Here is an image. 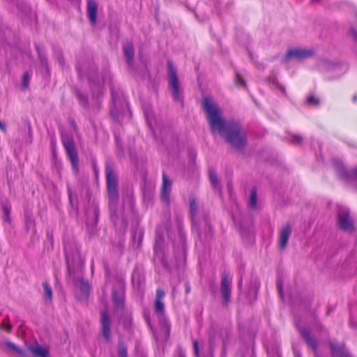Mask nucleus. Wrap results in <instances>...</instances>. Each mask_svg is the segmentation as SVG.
<instances>
[{
    "instance_id": "6ab92c4d",
    "label": "nucleus",
    "mask_w": 357,
    "mask_h": 357,
    "mask_svg": "<svg viewBox=\"0 0 357 357\" xmlns=\"http://www.w3.org/2000/svg\"><path fill=\"white\" fill-rule=\"evenodd\" d=\"M1 206L3 211V220L4 222H7L8 223H10L11 218H10V211H11V204L10 202L7 199L1 200Z\"/></svg>"
},
{
    "instance_id": "0eeeda50",
    "label": "nucleus",
    "mask_w": 357,
    "mask_h": 357,
    "mask_svg": "<svg viewBox=\"0 0 357 357\" xmlns=\"http://www.w3.org/2000/svg\"><path fill=\"white\" fill-rule=\"evenodd\" d=\"M314 52L311 50L295 48L289 50L285 54L287 60L295 59L298 60H303L310 58L313 56Z\"/></svg>"
},
{
    "instance_id": "f704fd0d",
    "label": "nucleus",
    "mask_w": 357,
    "mask_h": 357,
    "mask_svg": "<svg viewBox=\"0 0 357 357\" xmlns=\"http://www.w3.org/2000/svg\"><path fill=\"white\" fill-rule=\"evenodd\" d=\"M306 102L307 104L309 105H318L319 104V100L317 98H315L314 96H309L307 100H306Z\"/></svg>"
},
{
    "instance_id": "c9c22d12",
    "label": "nucleus",
    "mask_w": 357,
    "mask_h": 357,
    "mask_svg": "<svg viewBox=\"0 0 357 357\" xmlns=\"http://www.w3.org/2000/svg\"><path fill=\"white\" fill-rule=\"evenodd\" d=\"M235 82L236 84L241 86H245V83L243 77L241 76L240 74L236 73V78H235Z\"/></svg>"
},
{
    "instance_id": "a211bd4d",
    "label": "nucleus",
    "mask_w": 357,
    "mask_h": 357,
    "mask_svg": "<svg viewBox=\"0 0 357 357\" xmlns=\"http://www.w3.org/2000/svg\"><path fill=\"white\" fill-rule=\"evenodd\" d=\"M92 88L93 91V99L94 102L95 107L98 109L100 105V98L102 96L103 88L100 84L96 85L93 84V86H91V89Z\"/></svg>"
},
{
    "instance_id": "ddd939ff",
    "label": "nucleus",
    "mask_w": 357,
    "mask_h": 357,
    "mask_svg": "<svg viewBox=\"0 0 357 357\" xmlns=\"http://www.w3.org/2000/svg\"><path fill=\"white\" fill-rule=\"evenodd\" d=\"M102 333L107 340L110 339V319L106 312H101Z\"/></svg>"
},
{
    "instance_id": "09e8293b",
    "label": "nucleus",
    "mask_w": 357,
    "mask_h": 357,
    "mask_svg": "<svg viewBox=\"0 0 357 357\" xmlns=\"http://www.w3.org/2000/svg\"><path fill=\"white\" fill-rule=\"evenodd\" d=\"M190 285H189L188 283H186V284H185V293H186V294H189V293H190Z\"/></svg>"
},
{
    "instance_id": "5701e85b",
    "label": "nucleus",
    "mask_w": 357,
    "mask_h": 357,
    "mask_svg": "<svg viewBox=\"0 0 357 357\" xmlns=\"http://www.w3.org/2000/svg\"><path fill=\"white\" fill-rule=\"evenodd\" d=\"M65 256H66L67 271L70 273L71 269H73V268H74V266L75 264V260L77 259V261H78L79 260V257H77V259H76V257H75L73 256V255L70 254L67 251H66Z\"/></svg>"
},
{
    "instance_id": "7ed1b4c3",
    "label": "nucleus",
    "mask_w": 357,
    "mask_h": 357,
    "mask_svg": "<svg viewBox=\"0 0 357 357\" xmlns=\"http://www.w3.org/2000/svg\"><path fill=\"white\" fill-rule=\"evenodd\" d=\"M167 68L169 88L171 90L173 98L176 101H181V91L178 85V79L176 69L170 61H169L167 63Z\"/></svg>"
},
{
    "instance_id": "3c124183",
    "label": "nucleus",
    "mask_w": 357,
    "mask_h": 357,
    "mask_svg": "<svg viewBox=\"0 0 357 357\" xmlns=\"http://www.w3.org/2000/svg\"><path fill=\"white\" fill-rule=\"evenodd\" d=\"M0 129L2 130H6V126L5 125H3V123H1V122L0 121Z\"/></svg>"
},
{
    "instance_id": "c756f323",
    "label": "nucleus",
    "mask_w": 357,
    "mask_h": 357,
    "mask_svg": "<svg viewBox=\"0 0 357 357\" xmlns=\"http://www.w3.org/2000/svg\"><path fill=\"white\" fill-rule=\"evenodd\" d=\"M145 117L146 120V123L149 125V126L152 128L154 123V116L151 110H146L145 111Z\"/></svg>"
},
{
    "instance_id": "6e6552de",
    "label": "nucleus",
    "mask_w": 357,
    "mask_h": 357,
    "mask_svg": "<svg viewBox=\"0 0 357 357\" xmlns=\"http://www.w3.org/2000/svg\"><path fill=\"white\" fill-rule=\"evenodd\" d=\"M231 280L226 273L222 275L220 291L224 304L227 305L230 301Z\"/></svg>"
},
{
    "instance_id": "a19ab883",
    "label": "nucleus",
    "mask_w": 357,
    "mask_h": 357,
    "mask_svg": "<svg viewBox=\"0 0 357 357\" xmlns=\"http://www.w3.org/2000/svg\"><path fill=\"white\" fill-rule=\"evenodd\" d=\"M47 238L50 241L51 245L53 246V234L50 231H47Z\"/></svg>"
},
{
    "instance_id": "a878e982",
    "label": "nucleus",
    "mask_w": 357,
    "mask_h": 357,
    "mask_svg": "<svg viewBox=\"0 0 357 357\" xmlns=\"http://www.w3.org/2000/svg\"><path fill=\"white\" fill-rule=\"evenodd\" d=\"M257 190L255 189H252L248 199V207L252 209L255 208L257 206Z\"/></svg>"
},
{
    "instance_id": "bf43d9fd",
    "label": "nucleus",
    "mask_w": 357,
    "mask_h": 357,
    "mask_svg": "<svg viewBox=\"0 0 357 357\" xmlns=\"http://www.w3.org/2000/svg\"><path fill=\"white\" fill-rule=\"evenodd\" d=\"M174 291H175V289L174 288L173 289V291H172V294H174Z\"/></svg>"
},
{
    "instance_id": "4d7b16f0",
    "label": "nucleus",
    "mask_w": 357,
    "mask_h": 357,
    "mask_svg": "<svg viewBox=\"0 0 357 357\" xmlns=\"http://www.w3.org/2000/svg\"><path fill=\"white\" fill-rule=\"evenodd\" d=\"M88 194H89V189L86 188V195H88Z\"/></svg>"
},
{
    "instance_id": "2eb2a0df",
    "label": "nucleus",
    "mask_w": 357,
    "mask_h": 357,
    "mask_svg": "<svg viewBox=\"0 0 357 357\" xmlns=\"http://www.w3.org/2000/svg\"><path fill=\"white\" fill-rule=\"evenodd\" d=\"M35 47L38 53V58L42 67L45 69L46 74L50 76V69L48 65V60L45 52L38 44H35Z\"/></svg>"
},
{
    "instance_id": "e433bc0d",
    "label": "nucleus",
    "mask_w": 357,
    "mask_h": 357,
    "mask_svg": "<svg viewBox=\"0 0 357 357\" xmlns=\"http://www.w3.org/2000/svg\"><path fill=\"white\" fill-rule=\"evenodd\" d=\"M111 115L113 116L114 119L119 120V113L115 103H114V105L111 109Z\"/></svg>"
},
{
    "instance_id": "1a4fd4ad",
    "label": "nucleus",
    "mask_w": 357,
    "mask_h": 357,
    "mask_svg": "<svg viewBox=\"0 0 357 357\" xmlns=\"http://www.w3.org/2000/svg\"><path fill=\"white\" fill-rule=\"evenodd\" d=\"M291 231V227L289 223L283 225L280 229L278 236V247L280 250H283L287 247Z\"/></svg>"
},
{
    "instance_id": "b1692460",
    "label": "nucleus",
    "mask_w": 357,
    "mask_h": 357,
    "mask_svg": "<svg viewBox=\"0 0 357 357\" xmlns=\"http://www.w3.org/2000/svg\"><path fill=\"white\" fill-rule=\"evenodd\" d=\"M209 178L211 183V185L214 189H217L220 190V185L219 183V180L218 178L217 174L214 169H210L208 171Z\"/></svg>"
},
{
    "instance_id": "aec40b11",
    "label": "nucleus",
    "mask_w": 357,
    "mask_h": 357,
    "mask_svg": "<svg viewBox=\"0 0 357 357\" xmlns=\"http://www.w3.org/2000/svg\"><path fill=\"white\" fill-rule=\"evenodd\" d=\"M98 4L96 1H91V26L95 27L100 20L97 18Z\"/></svg>"
},
{
    "instance_id": "412c9836",
    "label": "nucleus",
    "mask_w": 357,
    "mask_h": 357,
    "mask_svg": "<svg viewBox=\"0 0 357 357\" xmlns=\"http://www.w3.org/2000/svg\"><path fill=\"white\" fill-rule=\"evenodd\" d=\"M338 172L340 175L343 178L357 180V167L348 172L343 166H340L338 167Z\"/></svg>"
},
{
    "instance_id": "7c9ffc66",
    "label": "nucleus",
    "mask_w": 357,
    "mask_h": 357,
    "mask_svg": "<svg viewBox=\"0 0 357 357\" xmlns=\"http://www.w3.org/2000/svg\"><path fill=\"white\" fill-rule=\"evenodd\" d=\"M25 126H26L27 130H28V136L26 139V142L31 143L32 140H33V131H32V128H31L30 122L29 121H26Z\"/></svg>"
},
{
    "instance_id": "9d476101",
    "label": "nucleus",
    "mask_w": 357,
    "mask_h": 357,
    "mask_svg": "<svg viewBox=\"0 0 357 357\" xmlns=\"http://www.w3.org/2000/svg\"><path fill=\"white\" fill-rule=\"evenodd\" d=\"M172 189V181L167 176L163 173L162 185L161 188V199L167 204H169V195Z\"/></svg>"
},
{
    "instance_id": "79ce46f5",
    "label": "nucleus",
    "mask_w": 357,
    "mask_h": 357,
    "mask_svg": "<svg viewBox=\"0 0 357 357\" xmlns=\"http://www.w3.org/2000/svg\"><path fill=\"white\" fill-rule=\"evenodd\" d=\"M3 327L8 331H11L12 325L8 321V318L5 320Z\"/></svg>"
},
{
    "instance_id": "bb28decb",
    "label": "nucleus",
    "mask_w": 357,
    "mask_h": 357,
    "mask_svg": "<svg viewBox=\"0 0 357 357\" xmlns=\"http://www.w3.org/2000/svg\"><path fill=\"white\" fill-rule=\"evenodd\" d=\"M75 94H76L77 98L79 100V104L83 107H85V108L87 107V106H88V98H87V96L83 95L82 93L80 91H79V90H76Z\"/></svg>"
},
{
    "instance_id": "4c0bfd02",
    "label": "nucleus",
    "mask_w": 357,
    "mask_h": 357,
    "mask_svg": "<svg viewBox=\"0 0 357 357\" xmlns=\"http://www.w3.org/2000/svg\"><path fill=\"white\" fill-rule=\"evenodd\" d=\"M291 140L294 144H299L301 143L303 137L298 135H294Z\"/></svg>"
},
{
    "instance_id": "58836bf2",
    "label": "nucleus",
    "mask_w": 357,
    "mask_h": 357,
    "mask_svg": "<svg viewBox=\"0 0 357 357\" xmlns=\"http://www.w3.org/2000/svg\"><path fill=\"white\" fill-rule=\"evenodd\" d=\"M165 296V292L162 289H158L156 290V298H155V301H162V299L164 298Z\"/></svg>"
},
{
    "instance_id": "603ef678",
    "label": "nucleus",
    "mask_w": 357,
    "mask_h": 357,
    "mask_svg": "<svg viewBox=\"0 0 357 357\" xmlns=\"http://www.w3.org/2000/svg\"><path fill=\"white\" fill-rule=\"evenodd\" d=\"M204 223H205L206 226H207L208 227V229L210 230L211 226L208 225V222L206 220H204Z\"/></svg>"
},
{
    "instance_id": "f3484780",
    "label": "nucleus",
    "mask_w": 357,
    "mask_h": 357,
    "mask_svg": "<svg viewBox=\"0 0 357 357\" xmlns=\"http://www.w3.org/2000/svg\"><path fill=\"white\" fill-rule=\"evenodd\" d=\"M123 52L128 64L132 66L134 59V47L132 43L129 42L125 43L123 47Z\"/></svg>"
},
{
    "instance_id": "cd10ccee",
    "label": "nucleus",
    "mask_w": 357,
    "mask_h": 357,
    "mask_svg": "<svg viewBox=\"0 0 357 357\" xmlns=\"http://www.w3.org/2000/svg\"><path fill=\"white\" fill-rule=\"evenodd\" d=\"M5 345L6 346V347L10 350H13V351H15V353L21 355V356H23L24 355V350L20 347H18L16 344H15L13 342H5Z\"/></svg>"
},
{
    "instance_id": "393cba45",
    "label": "nucleus",
    "mask_w": 357,
    "mask_h": 357,
    "mask_svg": "<svg viewBox=\"0 0 357 357\" xmlns=\"http://www.w3.org/2000/svg\"><path fill=\"white\" fill-rule=\"evenodd\" d=\"M112 300L116 308L121 309L124 305V298L122 295H118L116 291L112 292Z\"/></svg>"
},
{
    "instance_id": "2f4dec72",
    "label": "nucleus",
    "mask_w": 357,
    "mask_h": 357,
    "mask_svg": "<svg viewBox=\"0 0 357 357\" xmlns=\"http://www.w3.org/2000/svg\"><path fill=\"white\" fill-rule=\"evenodd\" d=\"M165 305L160 301H155L154 309L156 313L162 314L164 312Z\"/></svg>"
},
{
    "instance_id": "a18cd8bd",
    "label": "nucleus",
    "mask_w": 357,
    "mask_h": 357,
    "mask_svg": "<svg viewBox=\"0 0 357 357\" xmlns=\"http://www.w3.org/2000/svg\"><path fill=\"white\" fill-rule=\"evenodd\" d=\"M277 287H278V291L280 294L281 296H282V284L280 282V281H278L277 282Z\"/></svg>"
},
{
    "instance_id": "c85d7f7f",
    "label": "nucleus",
    "mask_w": 357,
    "mask_h": 357,
    "mask_svg": "<svg viewBox=\"0 0 357 357\" xmlns=\"http://www.w3.org/2000/svg\"><path fill=\"white\" fill-rule=\"evenodd\" d=\"M118 355L119 357H128L127 347L121 340L119 342Z\"/></svg>"
},
{
    "instance_id": "c03bdc74",
    "label": "nucleus",
    "mask_w": 357,
    "mask_h": 357,
    "mask_svg": "<svg viewBox=\"0 0 357 357\" xmlns=\"http://www.w3.org/2000/svg\"><path fill=\"white\" fill-rule=\"evenodd\" d=\"M69 121H70V125L73 128L74 130L76 131V130H77V125H76V123H75V120L73 119H70L69 120Z\"/></svg>"
},
{
    "instance_id": "f257e3e1",
    "label": "nucleus",
    "mask_w": 357,
    "mask_h": 357,
    "mask_svg": "<svg viewBox=\"0 0 357 357\" xmlns=\"http://www.w3.org/2000/svg\"><path fill=\"white\" fill-rule=\"evenodd\" d=\"M201 105L211 132L223 137L235 149L243 150L247 145V136L241 123L234 121H226L218 104L211 96H204Z\"/></svg>"
},
{
    "instance_id": "4468645a",
    "label": "nucleus",
    "mask_w": 357,
    "mask_h": 357,
    "mask_svg": "<svg viewBox=\"0 0 357 357\" xmlns=\"http://www.w3.org/2000/svg\"><path fill=\"white\" fill-rule=\"evenodd\" d=\"M27 348L34 357H50L49 350L38 343L30 344Z\"/></svg>"
},
{
    "instance_id": "473e14b6",
    "label": "nucleus",
    "mask_w": 357,
    "mask_h": 357,
    "mask_svg": "<svg viewBox=\"0 0 357 357\" xmlns=\"http://www.w3.org/2000/svg\"><path fill=\"white\" fill-rule=\"evenodd\" d=\"M30 77L28 72H26L22 75V88L26 89L28 87L29 84Z\"/></svg>"
},
{
    "instance_id": "6e6d98bb",
    "label": "nucleus",
    "mask_w": 357,
    "mask_h": 357,
    "mask_svg": "<svg viewBox=\"0 0 357 357\" xmlns=\"http://www.w3.org/2000/svg\"><path fill=\"white\" fill-rule=\"evenodd\" d=\"M279 87L281 91H284V87H282V86H280Z\"/></svg>"
},
{
    "instance_id": "4be33fe9",
    "label": "nucleus",
    "mask_w": 357,
    "mask_h": 357,
    "mask_svg": "<svg viewBox=\"0 0 357 357\" xmlns=\"http://www.w3.org/2000/svg\"><path fill=\"white\" fill-rule=\"evenodd\" d=\"M44 291V299L46 303H51L52 301V290L51 286L47 282H43Z\"/></svg>"
},
{
    "instance_id": "864d4df0",
    "label": "nucleus",
    "mask_w": 357,
    "mask_h": 357,
    "mask_svg": "<svg viewBox=\"0 0 357 357\" xmlns=\"http://www.w3.org/2000/svg\"><path fill=\"white\" fill-rule=\"evenodd\" d=\"M356 100H357V95L356 94V95H354V97H353V100H354V102H356Z\"/></svg>"
},
{
    "instance_id": "ea45409f",
    "label": "nucleus",
    "mask_w": 357,
    "mask_h": 357,
    "mask_svg": "<svg viewBox=\"0 0 357 357\" xmlns=\"http://www.w3.org/2000/svg\"><path fill=\"white\" fill-rule=\"evenodd\" d=\"M194 352L196 357H199V343L197 340L193 341Z\"/></svg>"
},
{
    "instance_id": "dca6fc26",
    "label": "nucleus",
    "mask_w": 357,
    "mask_h": 357,
    "mask_svg": "<svg viewBox=\"0 0 357 357\" xmlns=\"http://www.w3.org/2000/svg\"><path fill=\"white\" fill-rule=\"evenodd\" d=\"M189 202H190V216H191V220H192V227L194 228L197 227V225H198V222L197 220V212H198V204L197 203V200H196V198L191 195L190 196V198H189Z\"/></svg>"
},
{
    "instance_id": "5fc2aeb1",
    "label": "nucleus",
    "mask_w": 357,
    "mask_h": 357,
    "mask_svg": "<svg viewBox=\"0 0 357 357\" xmlns=\"http://www.w3.org/2000/svg\"><path fill=\"white\" fill-rule=\"evenodd\" d=\"M319 1H320V0H312V1H311V3H318V2H319Z\"/></svg>"
},
{
    "instance_id": "72a5a7b5",
    "label": "nucleus",
    "mask_w": 357,
    "mask_h": 357,
    "mask_svg": "<svg viewBox=\"0 0 357 357\" xmlns=\"http://www.w3.org/2000/svg\"><path fill=\"white\" fill-rule=\"evenodd\" d=\"M91 210L93 211V213L94 215V218H95V223H96L97 220H98V215H99V207L97 204L93 203L91 206Z\"/></svg>"
},
{
    "instance_id": "39448f33",
    "label": "nucleus",
    "mask_w": 357,
    "mask_h": 357,
    "mask_svg": "<svg viewBox=\"0 0 357 357\" xmlns=\"http://www.w3.org/2000/svg\"><path fill=\"white\" fill-rule=\"evenodd\" d=\"M337 225L342 230L349 233L354 230L353 220L347 208H340L337 215Z\"/></svg>"
},
{
    "instance_id": "20e7f679",
    "label": "nucleus",
    "mask_w": 357,
    "mask_h": 357,
    "mask_svg": "<svg viewBox=\"0 0 357 357\" xmlns=\"http://www.w3.org/2000/svg\"><path fill=\"white\" fill-rule=\"evenodd\" d=\"M62 144L70 158L73 169H77L78 167V155L75 146L73 137L68 134L61 135Z\"/></svg>"
},
{
    "instance_id": "f03ea898",
    "label": "nucleus",
    "mask_w": 357,
    "mask_h": 357,
    "mask_svg": "<svg viewBox=\"0 0 357 357\" xmlns=\"http://www.w3.org/2000/svg\"><path fill=\"white\" fill-rule=\"evenodd\" d=\"M106 179L107 188L109 197V206L112 211V215H114L115 208L119 200L118 183L116 175L114 169L109 165L106 167Z\"/></svg>"
},
{
    "instance_id": "37998d69",
    "label": "nucleus",
    "mask_w": 357,
    "mask_h": 357,
    "mask_svg": "<svg viewBox=\"0 0 357 357\" xmlns=\"http://www.w3.org/2000/svg\"><path fill=\"white\" fill-rule=\"evenodd\" d=\"M350 34L354 39L357 40V29L351 28L350 29Z\"/></svg>"
},
{
    "instance_id": "423d86ee",
    "label": "nucleus",
    "mask_w": 357,
    "mask_h": 357,
    "mask_svg": "<svg viewBox=\"0 0 357 357\" xmlns=\"http://www.w3.org/2000/svg\"><path fill=\"white\" fill-rule=\"evenodd\" d=\"M75 297L81 303L88 305L89 296V284L82 278L77 280Z\"/></svg>"
},
{
    "instance_id": "8fccbe9b",
    "label": "nucleus",
    "mask_w": 357,
    "mask_h": 357,
    "mask_svg": "<svg viewBox=\"0 0 357 357\" xmlns=\"http://www.w3.org/2000/svg\"><path fill=\"white\" fill-rule=\"evenodd\" d=\"M294 357H301V354L299 351L294 350Z\"/></svg>"
},
{
    "instance_id": "49530a36",
    "label": "nucleus",
    "mask_w": 357,
    "mask_h": 357,
    "mask_svg": "<svg viewBox=\"0 0 357 357\" xmlns=\"http://www.w3.org/2000/svg\"><path fill=\"white\" fill-rule=\"evenodd\" d=\"M86 1V15L88 17H89V0Z\"/></svg>"
},
{
    "instance_id": "13d9d810",
    "label": "nucleus",
    "mask_w": 357,
    "mask_h": 357,
    "mask_svg": "<svg viewBox=\"0 0 357 357\" xmlns=\"http://www.w3.org/2000/svg\"><path fill=\"white\" fill-rule=\"evenodd\" d=\"M100 26H101V28L104 27L105 26V23H102Z\"/></svg>"
},
{
    "instance_id": "f8f14e48",
    "label": "nucleus",
    "mask_w": 357,
    "mask_h": 357,
    "mask_svg": "<svg viewBox=\"0 0 357 357\" xmlns=\"http://www.w3.org/2000/svg\"><path fill=\"white\" fill-rule=\"evenodd\" d=\"M330 347L332 357H351L350 354L345 350L343 344L331 342Z\"/></svg>"
},
{
    "instance_id": "9b49d317",
    "label": "nucleus",
    "mask_w": 357,
    "mask_h": 357,
    "mask_svg": "<svg viewBox=\"0 0 357 357\" xmlns=\"http://www.w3.org/2000/svg\"><path fill=\"white\" fill-rule=\"evenodd\" d=\"M298 330L302 337L305 340L308 347L313 350L314 355L317 357L318 345L316 340L310 336V332L307 329L303 327H298Z\"/></svg>"
},
{
    "instance_id": "de8ad7c7",
    "label": "nucleus",
    "mask_w": 357,
    "mask_h": 357,
    "mask_svg": "<svg viewBox=\"0 0 357 357\" xmlns=\"http://www.w3.org/2000/svg\"><path fill=\"white\" fill-rule=\"evenodd\" d=\"M17 6L19 8L20 10H21L22 12H26L29 10V8L26 6H24V8H21L20 6L19 3H17Z\"/></svg>"
}]
</instances>
